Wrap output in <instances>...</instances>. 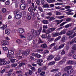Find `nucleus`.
I'll list each match as a JSON object with an SVG mask.
<instances>
[{
    "mask_svg": "<svg viewBox=\"0 0 76 76\" xmlns=\"http://www.w3.org/2000/svg\"><path fill=\"white\" fill-rule=\"evenodd\" d=\"M41 30H42V27H41L40 29L37 31H36L35 30H32L31 32L32 34H28V39L29 41H30L32 39L33 35L34 37H35V36L36 37L37 35H39Z\"/></svg>",
    "mask_w": 76,
    "mask_h": 76,
    "instance_id": "1",
    "label": "nucleus"
},
{
    "mask_svg": "<svg viewBox=\"0 0 76 76\" xmlns=\"http://www.w3.org/2000/svg\"><path fill=\"white\" fill-rule=\"evenodd\" d=\"M72 68V66H69L66 67L65 68L64 70H67V73L68 75H70V74L73 72V69H72L71 70H70V69H71Z\"/></svg>",
    "mask_w": 76,
    "mask_h": 76,
    "instance_id": "2",
    "label": "nucleus"
},
{
    "mask_svg": "<svg viewBox=\"0 0 76 76\" xmlns=\"http://www.w3.org/2000/svg\"><path fill=\"white\" fill-rule=\"evenodd\" d=\"M10 62H7L6 60L4 59H0V65H6L9 64Z\"/></svg>",
    "mask_w": 76,
    "mask_h": 76,
    "instance_id": "3",
    "label": "nucleus"
},
{
    "mask_svg": "<svg viewBox=\"0 0 76 76\" xmlns=\"http://www.w3.org/2000/svg\"><path fill=\"white\" fill-rule=\"evenodd\" d=\"M28 11L30 12H31V15L33 17V18H35L37 15L35 13L33 12H32V10H33V9L32 7H30L28 9Z\"/></svg>",
    "mask_w": 76,
    "mask_h": 76,
    "instance_id": "4",
    "label": "nucleus"
},
{
    "mask_svg": "<svg viewBox=\"0 0 76 76\" xmlns=\"http://www.w3.org/2000/svg\"><path fill=\"white\" fill-rule=\"evenodd\" d=\"M14 52L12 50H8V55H7V57H9V58H11L12 57V55L14 54Z\"/></svg>",
    "mask_w": 76,
    "mask_h": 76,
    "instance_id": "5",
    "label": "nucleus"
},
{
    "mask_svg": "<svg viewBox=\"0 0 76 76\" xmlns=\"http://www.w3.org/2000/svg\"><path fill=\"white\" fill-rule=\"evenodd\" d=\"M22 16V13H19L16 15L15 18L16 19H19L21 18Z\"/></svg>",
    "mask_w": 76,
    "mask_h": 76,
    "instance_id": "6",
    "label": "nucleus"
},
{
    "mask_svg": "<svg viewBox=\"0 0 76 76\" xmlns=\"http://www.w3.org/2000/svg\"><path fill=\"white\" fill-rule=\"evenodd\" d=\"M29 54V51L26 50V51L22 53V56L23 57H25L27 56V55Z\"/></svg>",
    "mask_w": 76,
    "mask_h": 76,
    "instance_id": "7",
    "label": "nucleus"
},
{
    "mask_svg": "<svg viewBox=\"0 0 76 76\" xmlns=\"http://www.w3.org/2000/svg\"><path fill=\"white\" fill-rule=\"evenodd\" d=\"M17 32L18 34H23L24 32V30L22 28H19L18 29Z\"/></svg>",
    "mask_w": 76,
    "mask_h": 76,
    "instance_id": "8",
    "label": "nucleus"
},
{
    "mask_svg": "<svg viewBox=\"0 0 76 76\" xmlns=\"http://www.w3.org/2000/svg\"><path fill=\"white\" fill-rule=\"evenodd\" d=\"M20 8L21 10H25L26 8V5L25 4H22L20 5Z\"/></svg>",
    "mask_w": 76,
    "mask_h": 76,
    "instance_id": "9",
    "label": "nucleus"
},
{
    "mask_svg": "<svg viewBox=\"0 0 76 76\" xmlns=\"http://www.w3.org/2000/svg\"><path fill=\"white\" fill-rule=\"evenodd\" d=\"M66 31H67V30H64L63 31L60 32V33H59V35H61L65 34H66Z\"/></svg>",
    "mask_w": 76,
    "mask_h": 76,
    "instance_id": "10",
    "label": "nucleus"
},
{
    "mask_svg": "<svg viewBox=\"0 0 76 76\" xmlns=\"http://www.w3.org/2000/svg\"><path fill=\"white\" fill-rule=\"evenodd\" d=\"M54 57V56L53 55H51L48 57L47 58V60L48 61L51 60H52Z\"/></svg>",
    "mask_w": 76,
    "mask_h": 76,
    "instance_id": "11",
    "label": "nucleus"
},
{
    "mask_svg": "<svg viewBox=\"0 0 76 76\" xmlns=\"http://www.w3.org/2000/svg\"><path fill=\"white\" fill-rule=\"evenodd\" d=\"M10 33V30L9 29H6L5 30V34L7 35H9Z\"/></svg>",
    "mask_w": 76,
    "mask_h": 76,
    "instance_id": "12",
    "label": "nucleus"
},
{
    "mask_svg": "<svg viewBox=\"0 0 76 76\" xmlns=\"http://www.w3.org/2000/svg\"><path fill=\"white\" fill-rule=\"evenodd\" d=\"M54 60L55 61H58L60 60V56L58 55H57L56 57L55 58Z\"/></svg>",
    "mask_w": 76,
    "mask_h": 76,
    "instance_id": "13",
    "label": "nucleus"
},
{
    "mask_svg": "<svg viewBox=\"0 0 76 76\" xmlns=\"http://www.w3.org/2000/svg\"><path fill=\"white\" fill-rule=\"evenodd\" d=\"M66 11H68V12H67V15H73L74 14V13L73 12L68 13H70V12H72V11H73V10H67Z\"/></svg>",
    "mask_w": 76,
    "mask_h": 76,
    "instance_id": "14",
    "label": "nucleus"
},
{
    "mask_svg": "<svg viewBox=\"0 0 76 76\" xmlns=\"http://www.w3.org/2000/svg\"><path fill=\"white\" fill-rule=\"evenodd\" d=\"M1 43L2 45H5L7 44L8 42L7 41H1Z\"/></svg>",
    "mask_w": 76,
    "mask_h": 76,
    "instance_id": "15",
    "label": "nucleus"
},
{
    "mask_svg": "<svg viewBox=\"0 0 76 76\" xmlns=\"http://www.w3.org/2000/svg\"><path fill=\"white\" fill-rule=\"evenodd\" d=\"M74 31H69L67 32L66 34L67 35H71L73 34Z\"/></svg>",
    "mask_w": 76,
    "mask_h": 76,
    "instance_id": "16",
    "label": "nucleus"
},
{
    "mask_svg": "<svg viewBox=\"0 0 76 76\" xmlns=\"http://www.w3.org/2000/svg\"><path fill=\"white\" fill-rule=\"evenodd\" d=\"M32 55L33 56H35V57H37L38 58H40L41 57V56L37 53V54L33 53Z\"/></svg>",
    "mask_w": 76,
    "mask_h": 76,
    "instance_id": "17",
    "label": "nucleus"
},
{
    "mask_svg": "<svg viewBox=\"0 0 76 76\" xmlns=\"http://www.w3.org/2000/svg\"><path fill=\"white\" fill-rule=\"evenodd\" d=\"M41 47L42 48H48V46H47V44L45 43H44L42 44L41 46Z\"/></svg>",
    "mask_w": 76,
    "mask_h": 76,
    "instance_id": "18",
    "label": "nucleus"
},
{
    "mask_svg": "<svg viewBox=\"0 0 76 76\" xmlns=\"http://www.w3.org/2000/svg\"><path fill=\"white\" fill-rule=\"evenodd\" d=\"M66 38H65L64 37H63L61 39V40L62 42H66Z\"/></svg>",
    "mask_w": 76,
    "mask_h": 76,
    "instance_id": "19",
    "label": "nucleus"
},
{
    "mask_svg": "<svg viewBox=\"0 0 76 76\" xmlns=\"http://www.w3.org/2000/svg\"><path fill=\"white\" fill-rule=\"evenodd\" d=\"M64 20L63 19H62L60 20H56V22H57V25H58V24H60V23H61Z\"/></svg>",
    "mask_w": 76,
    "mask_h": 76,
    "instance_id": "20",
    "label": "nucleus"
},
{
    "mask_svg": "<svg viewBox=\"0 0 76 76\" xmlns=\"http://www.w3.org/2000/svg\"><path fill=\"white\" fill-rule=\"evenodd\" d=\"M16 42L18 44H21L22 42V40L20 39L16 40Z\"/></svg>",
    "mask_w": 76,
    "mask_h": 76,
    "instance_id": "21",
    "label": "nucleus"
},
{
    "mask_svg": "<svg viewBox=\"0 0 76 76\" xmlns=\"http://www.w3.org/2000/svg\"><path fill=\"white\" fill-rule=\"evenodd\" d=\"M64 46V44H62L59 46V47L58 48L59 50H60L61 49V48H63Z\"/></svg>",
    "mask_w": 76,
    "mask_h": 76,
    "instance_id": "22",
    "label": "nucleus"
},
{
    "mask_svg": "<svg viewBox=\"0 0 76 76\" xmlns=\"http://www.w3.org/2000/svg\"><path fill=\"white\" fill-rule=\"evenodd\" d=\"M76 36V33H74L72 35L69 36V38H73Z\"/></svg>",
    "mask_w": 76,
    "mask_h": 76,
    "instance_id": "23",
    "label": "nucleus"
},
{
    "mask_svg": "<svg viewBox=\"0 0 76 76\" xmlns=\"http://www.w3.org/2000/svg\"><path fill=\"white\" fill-rule=\"evenodd\" d=\"M55 63H56L55 61H53L49 63L48 64V65H49V66H51L52 65H54V64Z\"/></svg>",
    "mask_w": 76,
    "mask_h": 76,
    "instance_id": "24",
    "label": "nucleus"
},
{
    "mask_svg": "<svg viewBox=\"0 0 76 76\" xmlns=\"http://www.w3.org/2000/svg\"><path fill=\"white\" fill-rule=\"evenodd\" d=\"M27 19L30 20L31 19V15L30 14H28L27 16Z\"/></svg>",
    "mask_w": 76,
    "mask_h": 76,
    "instance_id": "25",
    "label": "nucleus"
},
{
    "mask_svg": "<svg viewBox=\"0 0 76 76\" xmlns=\"http://www.w3.org/2000/svg\"><path fill=\"white\" fill-rule=\"evenodd\" d=\"M61 36H60L57 37V38L56 39H55L54 40V42H57V41L61 39Z\"/></svg>",
    "mask_w": 76,
    "mask_h": 76,
    "instance_id": "26",
    "label": "nucleus"
},
{
    "mask_svg": "<svg viewBox=\"0 0 76 76\" xmlns=\"http://www.w3.org/2000/svg\"><path fill=\"white\" fill-rule=\"evenodd\" d=\"M76 42V38L72 39V41L70 42V44H73V42Z\"/></svg>",
    "mask_w": 76,
    "mask_h": 76,
    "instance_id": "27",
    "label": "nucleus"
},
{
    "mask_svg": "<svg viewBox=\"0 0 76 76\" xmlns=\"http://www.w3.org/2000/svg\"><path fill=\"white\" fill-rule=\"evenodd\" d=\"M36 2L37 5L38 6L40 5L41 3H40V1L39 0H36Z\"/></svg>",
    "mask_w": 76,
    "mask_h": 76,
    "instance_id": "28",
    "label": "nucleus"
},
{
    "mask_svg": "<svg viewBox=\"0 0 76 76\" xmlns=\"http://www.w3.org/2000/svg\"><path fill=\"white\" fill-rule=\"evenodd\" d=\"M25 63H21L19 64V67H22V66H24V65H25Z\"/></svg>",
    "mask_w": 76,
    "mask_h": 76,
    "instance_id": "29",
    "label": "nucleus"
},
{
    "mask_svg": "<svg viewBox=\"0 0 76 76\" xmlns=\"http://www.w3.org/2000/svg\"><path fill=\"white\" fill-rule=\"evenodd\" d=\"M18 53L16 55V56H17V57H18V60H20V59L21 58H22V56H19V55H18Z\"/></svg>",
    "mask_w": 76,
    "mask_h": 76,
    "instance_id": "30",
    "label": "nucleus"
},
{
    "mask_svg": "<svg viewBox=\"0 0 76 76\" xmlns=\"http://www.w3.org/2000/svg\"><path fill=\"white\" fill-rule=\"evenodd\" d=\"M58 35H60L59 33H56L53 34V37H56L58 36Z\"/></svg>",
    "mask_w": 76,
    "mask_h": 76,
    "instance_id": "31",
    "label": "nucleus"
},
{
    "mask_svg": "<svg viewBox=\"0 0 76 76\" xmlns=\"http://www.w3.org/2000/svg\"><path fill=\"white\" fill-rule=\"evenodd\" d=\"M2 11L3 13H6V11H7V10L6 8H4L2 9Z\"/></svg>",
    "mask_w": 76,
    "mask_h": 76,
    "instance_id": "32",
    "label": "nucleus"
},
{
    "mask_svg": "<svg viewBox=\"0 0 76 76\" xmlns=\"http://www.w3.org/2000/svg\"><path fill=\"white\" fill-rule=\"evenodd\" d=\"M43 23L44 24H47L48 23V22L47 20H44L42 21Z\"/></svg>",
    "mask_w": 76,
    "mask_h": 76,
    "instance_id": "33",
    "label": "nucleus"
},
{
    "mask_svg": "<svg viewBox=\"0 0 76 76\" xmlns=\"http://www.w3.org/2000/svg\"><path fill=\"white\" fill-rule=\"evenodd\" d=\"M10 3V1L8 0L6 2L5 4L6 5H9Z\"/></svg>",
    "mask_w": 76,
    "mask_h": 76,
    "instance_id": "34",
    "label": "nucleus"
},
{
    "mask_svg": "<svg viewBox=\"0 0 76 76\" xmlns=\"http://www.w3.org/2000/svg\"><path fill=\"white\" fill-rule=\"evenodd\" d=\"M13 57L12 56V57L11 58H10V61L12 62V63H14L15 62V60H16V59H12Z\"/></svg>",
    "mask_w": 76,
    "mask_h": 76,
    "instance_id": "35",
    "label": "nucleus"
},
{
    "mask_svg": "<svg viewBox=\"0 0 76 76\" xmlns=\"http://www.w3.org/2000/svg\"><path fill=\"white\" fill-rule=\"evenodd\" d=\"M53 49L54 50H55V51H57V50H59L58 48H57V46H54Z\"/></svg>",
    "mask_w": 76,
    "mask_h": 76,
    "instance_id": "36",
    "label": "nucleus"
},
{
    "mask_svg": "<svg viewBox=\"0 0 76 76\" xmlns=\"http://www.w3.org/2000/svg\"><path fill=\"white\" fill-rule=\"evenodd\" d=\"M56 14L57 15H61V12L58 11H56Z\"/></svg>",
    "mask_w": 76,
    "mask_h": 76,
    "instance_id": "37",
    "label": "nucleus"
},
{
    "mask_svg": "<svg viewBox=\"0 0 76 76\" xmlns=\"http://www.w3.org/2000/svg\"><path fill=\"white\" fill-rule=\"evenodd\" d=\"M43 7L45 8V7H49V5L48 4H45V5H44L43 6Z\"/></svg>",
    "mask_w": 76,
    "mask_h": 76,
    "instance_id": "38",
    "label": "nucleus"
},
{
    "mask_svg": "<svg viewBox=\"0 0 76 76\" xmlns=\"http://www.w3.org/2000/svg\"><path fill=\"white\" fill-rule=\"evenodd\" d=\"M56 29V28H50L49 29H50V31H51V32H53V31H54V30Z\"/></svg>",
    "mask_w": 76,
    "mask_h": 76,
    "instance_id": "39",
    "label": "nucleus"
},
{
    "mask_svg": "<svg viewBox=\"0 0 76 76\" xmlns=\"http://www.w3.org/2000/svg\"><path fill=\"white\" fill-rule=\"evenodd\" d=\"M74 62L72 61H68V64H73Z\"/></svg>",
    "mask_w": 76,
    "mask_h": 76,
    "instance_id": "40",
    "label": "nucleus"
},
{
    "mask_svg": "<svg viewBox=\"0 0 76 76\" xmlns=\"http://www.w3.org/2000/svg\"><path fill=\"white\" fill-rule=\"evenodd\" d=\"M31 69L32 70V71L33 72H35L36 70V69L34 67H32L31 68Z\"/></svg>",
    "mask_w": 76,
    "mask_h": 76,
    "instance_id": "41",
    "label": "nucleus"
},
{
    "mask_svg": "<svg viewBox=\"0 0 76 76\" xmlns=\"http://www.w3.org/2000/svg\"><path fill=\"white\" fill-rule=\"evenodd\" d=\"M63 4H64L63 3H58L55 4V5L56 6H58L59 5H63Z\"/></svg>",
    "mask_w": 76,
    "mask_h": 76,
    "instance_id": "42",
    "label": "nucleus"
},
{
    "mask_svg": "<svg viewBox=\"0 0 76 76\" xmlns=\"http://www.w3.org/2000/svg\"><path fill=\"white\" fill-rule=\"evenodd\" d=\"M42 38H47V34H43L42 36Z\"/></svg>",
    "mask_w": 76,
    "mask_h": 76,
    "instance_id": "43",
    "label": "nucleus"
},
{
    "mask_svg": "<svg viewBox=\"0 0 76 76\" xmlns=\"http://www.w3.org/2000/svg\"><path fill=\"white\" fill-rule=\"evenodd\" d=\"M71 24H67L65 26V28H69V26H71Z\"/></svg>",
    "mask_w": 76,
    "mask_h": 76,
    "instance_id": "44",
    "label": "nucleus"
},
{
    "mask_svg": "<svg viewBox=\"0 0 76 76\" xmlns=\"http://www.w3.org/2000/svg\"><path fill=\"white\" fill-rule=\"evenodd\" d=\"M65 23H67L66 22H64L62 23L60 25V26H63V25H64V24H65Z\"/></svg>",
    "mask_w": 76,
    "mask_h": 76,
    "instance_id": "45",
    "label": "nucleus"
},
{
    "mask_svg": "<svg viewBox=\"0 0 76 76\" xmlns=\"http://www.w3.org/2000/svg\"><path fill=\"white\" fill-rule=\"evenodd\" d=\"M38 8L39 10H40V12H42V11H43V10H42V8H41L40 7H38Z\"/></svg>",
    "mask_w": 76,
    "mask_h": 76,
    "instance_id": "46",
    "label": "nucleus"
},
{
    "mask_svg": "<svg viewBox=\"0 0 76 76\" xmlns=\"http://www.w3.org/2000/svg\"><path fill=\"white\" fill-rule=\"evenodd\" d=\"M38 62L39 63H41L42 62H43V60L41 59H39L38 60Z\"/></svg>",
    "mask_w": 76,
    "mask_h": 76,
    "instance_id": "47",
    "label": "nucleus"
},
{
    "mask_svg": "<svg viewBox=\"0 0 76 76\" xmlns=\"http://www.w3.org/2000/svg\"><path fill=\"white\" fill-rule=\"evenodd\" d=\"M49 53V51L48 50H46L44 51L43 53L44 54H47V53Z\"/></svg>",
    "mask_w": 76,
    "mask_h": 76,
    "instance_id": "48",
    "label": "nucleus"
},
{
    "mask_svg": "<svg viewBox=\"0 0 76 76\" xmlns=\"http://www.w3.org/2000/svg\"><path fill=\"white\" fill-rule=\"evenodd\" d=\"M18 65V64H11V66L12 67H16Z\"/></svg>",
    "mask_w": 76,
    "mask_h": 76,
    "instance_id": "49",
    "label": "nucleus"
},
{
    "mask_svg": "<svg viewBox=\"0 0 76 76\" xmlns=\"http://www.w3.org/2000/svg\"><path fill=\"white\" fill-rule=\"evenodd\" d=\"M41 3L42 4H44L45 3V2L44 0H41Z\"/></svg>",
    "mask_w": 76,
    "mask_h": 76,
    "instance_id": "50",
    "label": "nucleus"
},
{
    "mask_svg": "<svg viewBox=\"0 0 76 76\" xmlns=\"http://www.w3.org/2000/svg\"><path fill=\"white\" fill-rule=\"evenodd\" d=\"M72 50H76V45H75L72 48Z\"/></svg>",
    "mask_w": 76,
    "mask_h": 76,
    "instance_id": "51",
    "label": "nucleus"
},
{
    "mask_svg": "<svg viewBox=\"0 0 76 76\" xmlns=\"http://www.w3.org/2000/svg\"><path fill=\"white\" fill-rule=\"evenodd\" d=\"M56 45V43H53L52 44H51L50 45V47H51L53 46H54L55 45Z\"/></svg>",
    "mask_w": 76,
    "mask_h": 76,
    "instance_id": "52",
    "label": "nucleus"
},
{
    "mask_svg": "<svg viewBox=\"0 0 76 76\" xmlns=\"http://www.w3.org/2000/svg\"><path fill=\"white\" fill-rule=\"evenodd\" d=\"M54 40V38H50L48 40V42H50V41H53Z\"/></svg>",
    "mask_w": 76,
    "mask_h": 76,
    "instance_id": "53",
    "label": "nucleus"
},
{
    "mask_svg": "<svg viewBox=\"0 0 76 76\" xmlns=\"http://www.w3.org/2000/svg\"><path fill=\"white\" fill-rule=\"evenodd\" d=\"M58 71V69H54L51 70V72H56V71Z\"/></svg>",
    "mask_w": 76,
    "mask_h": 76,
    "instance_id": "54",
    "label": "nucleus"
},
{
    "mask_svg": "<svg viewBox=\"0 0 76 76\" xmlns=\"http://www.w3.org/2000/svg\"><path fill=\"white\" fill-rule=\"evenodd\" d=\"M66 60H64V59H62V61L60 62V64H61V63H64V62H65V61Z\"/></svg>",
    "mask_w": 76,
    "mask_h": 76,
    "instance_id": "55",
    "label": "nucleus"
},
{
    "mask_svg": "<svg viewBox=\"0 0 76 76\" xmlns=\"http://www.w3.org/2000/svg\"><path fill=\"white\" fill-rule=\"evenodd\" d=\"M29 74L30 75H32V71L31 70H29L28 71Z\"/></svg>",
    "mask_w": 76,
    "mask_h": 76,
    "instance_id": "56",
    "label": "nucleus"
},
{
    "mask_svg": "<svg viewBox=\"0 0 76 76\" xmlns=\"http://www.w3.org/2000/svg\"><path fill=\"white\" fill-rule=\"evenodd\" d=\"M61 54V55H64V54H65V51H64V50H62Z\"/></svg>",
    "mask_w": 76,
    "mask_h": 76,
    "instance_id": "57",
    "label": "nucleus"
},
{
    "mask_svg": "<svg viewBox=\"0 0 76 76\" xmlns=\"http://www.w3.org/2000/svg\"><path fill=\"white\" fill-rule=\"evenodd\" d=\"M19 4L18 2H17L15 4V7H18V6H19Z\"/></svg>",
    "mask_w": 76,
    "mask_h": 76,
    "instance_id": "58",
    "label": "nucleus"
},
{
    "mask_svg": "<svg viewBox=\"0 0 76 76\" xmlns=\"http://www.w3.org/2000/svg\"><path fill=\"white\" fill-rule=\"evenodd\" d=\"M3 50L4 51H6L7 50V47H4L3 48Z\"/></svg>",
    "mask_w": 76,
    "mask_h": 76,
    "instance_id": "59",
    "label": "nucleus"
},
{
    "mask_svg": "<svg viewBox=\"0 0 76 76\" xmlns=\"http://www.w3.org/2000/svg\"><path fill=\"white\" fill-rule=\"evenodd\" d=\"M46 15H48V16H51V15H52V13H51V12L47 13Z\"/></svg>",
    "mask_w": 76,
    "mask_h": 76,
    "instance_id": "60",
    "label": "nucleus"
},
{
    "mask_svg": "<svg viewBox=\"0 0 76 76\" xmlns=\"http://www.w3.org/2000/svg\"><path fill=\"white\" fill-rule=\"evenodd\" d=\"M54 19H55V18L52 17L50 18L49 20H54Z\"/></svg>",
    "mask_w": 76,
    "mask_h": 76,
    "instance_id": "61",
    "label": "nucleus"
},
{
    "mask_svg": "<svg viewBox=\"0 0 76 76\" xmlns=\"http://www.w3.org/2000/svg\"><path fill=\"white\" fill-rule=\"evenodd\" d=\"M43 42L41 40V39L39 38V43H42Z\"/></svg>",
    "mask_w": 76,
    "mask_h": 76,
    "instance_id": "62",
    "label": "nucleus"
},
{
    "mask_svg": "<svg viewBox=\"0 0 76 76\" xmlns=\"http://www.w3.org/2000/svg\"><path fill=\"white\" fill-rule=\"evenodd\" d=\"M64 18V16L58 17V18H59V19H62V18Z\"/></svg>",
    "mask_w": 76,
    "mask_h": 76,
    "instance_id": "63",
    "label": "nucleus"
},
{
    "mask_svg": "<svg viewBox=\"0 0 76 76\" xmlns=\"http://www.w3.org/2000/svg\"><path fill=\"white\" fill-rule=\"evenodd\" d=\"M42 69L41 68H39L38 69V72L39 73H40L41 72Z\"/></svg>",
    "mask_w": 76,
    "mask_h": 76,
    "instance_id": "64",
    "label": "nucleus"
}]
</instances>
